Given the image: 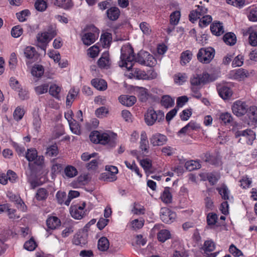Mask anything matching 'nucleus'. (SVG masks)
<instances>
[{
  "mask_svg": "<svg viewBox=\"0 0 257 257\" xmlns=\"http://www.w3.org/2000/svg\"><path fill=\"white\" fill-rule=\"evenodd\" d=\"M91 83L98 90H104L107 88V83L103 79H93L91 80Z\"/></svg>",
  "mask_w": 257,
  "mask_h": 257,
  "instance_id": "25",
  "label": "nucleus"
},
{
  "mask_svg": "<svg viewBox=\"0 0 257 257\" xmlns=\"http://www.w3.org/2000/svg\"><path fill=\"white\" fill-rule=\"evenodd\" d=\"M33 126L35 130L38 131L41 127V120L39 117L38 111H35L33 113Z\"/></svg>",
  "mask_w": 257,
  "mask_h": 257,
  "instance_id": "46",
  "label": "nucleus"
},
{
  "mask_svg": "<svg viewBox=\"0 0 257 257\" xmlns=\"http://www.w3.org/2000/svg\"><path fill=\"white\" fill-rule=\"evenodd\" d=\"M24 110L20 107H17L14 112L13 116L17 121L20 120L24 115Z\"/></svg>",
  "mask_w": 257,
  "mask_h": 257,
  "instance_id": "53",
  "label": "nucleus"
},
{
  "mask_svg": "<svg viewBox=\"0 0 257 257\" xmlns=\"http://www.w3.org/2000/svg\"><path fill=\"white\" fill-rule=\"evenodd\" d=\"M247 115L250 118L254 121H257V107L254 106L249 107L248 110L247 111Z\"/></svg>",
  "mask_w": 257,
  "mask_h": 257,
  "instance_id": "47",
  "label": "nucleus"
},
{
  "mask_svg": "<svg viewBox=\"0 0 257 257\" xmlns=\"http://www.w3.org/2000/svg\"><path fill=\"white\" fill-rule=\"evenodd\" d=\"M23 32V29L20 26H16L12 28L11 35L14 38H18L22 35Z\"/></svg>",
  "mask_w": 257,
  "mask_h": 257,
  "instance_id": "59",
  "label": "nucleus"
},
{
  "mask_svg": "<svg viewBox=\"0 0 257 257\" xmlns=\"http://www.w3.org/2000/svg\"><path fill=\"white\" fill-rule=\"evenodd\" d=\"M164 117V113L162 110L156 111L150 108L145 114V121L148 125L152 126L156 122H160L163 121Z\"/></svg>",
  "mask_w": 257,
  "mask_h": 257,
  "instance_id": "3",
  "label": "nucleus"
},
{
  "mask_svg": "<svg viewBox=\"0 0 257 257\" xmlns=\"http://www.w3.org/2000/svg\"><path fill=\"white\" fill-rule=\"evenodd\" d=\"M219 120L225 124L230 123L233 120L231 114L229 112L221 113L219 115Z\"/></svg>",
  "mask_w": 257,
  "mask_h": 257,
  "instance_id": "39",
  "label": "nucleus"
},
{
  "mask_svg": "<svg viewBox=\"0 0 257 257\" xmlns=\"http://www.w3.org/2000/svg\"><path fill=\"white\" fill-rule=\"evenodd\" d=\"M61 90V87L55 84H52L49 88V93L55 98L59 99V93Z\"/></svg>",
  "mask_w": 257,
  "mask_h": 257,
  "instance_id": "33",
  "label": "nucleus"
},
{
  "mask_svg": "<svg viewBox=\"0 0 257 257\" xmlns=\"http://www.w3.org/2000/svg\"><path fill=\"white\" fill-rule=\"evenodd\" d=\"M243 63V57L241 55L236 56L232 62V66L233 67H239Z\"/></svg>",
  "mask_w": 257,
  "mask_h": 257,
  "instance_id": "61",
  "label": "nucleus"
},
{
  "mask_svg": "<svg viewBox=\"0 0 257 257\" xmlns=\"http://www.w3.org/2000/svg\"><path fill=\"white\" fill-rule=\"evenodd\" d=\"M30 15L28 10H24L16 14L17 18L20 22H23L26 21L27 17Z\"/></svg>",
  "mask_w": 257,
  "mask_h": 257,
  "instance_id": "51",
  "label": "nucleus"
},
{
  "mask_svg": "<svg viewBox=\"0 0 257 257\" xmlns=\"http://www.w3.org/2000/svg\"><path fill=\"white\" fill-rule=\"evenodd\" d=\"M119 102L124 105L131 106L134 105L137 101L136 97L133 95H123L119 97Z\"/></svg>",
  "mask_w": 257,
  "mask_h": 257,
  "instance_id": "18",
  "label": "nucleus"
},
{
  "mask_svg": "<svg viewBox=\"0 0 257 257\" xmlns=\"http://www.w3.org/2000/svg\"><path fill=\"white\" fill-rule=\"evenodd\" d=\"M161 104L165 108L171 107L174 105V99L170 95H163L161 100Z\"/></svg>",
  "mask_w": 257,
  "mask_h": 257,
  "instance_id": "29",
  "label": "nucleus"
},
{
  "mask_svg": "<svg viewBox=\"0 0 257 257\" xmlns=\"http://www.w3.org/2000/svg\"><path fill=\"white\" fill-rule=\"evenodd\" d=\"M215 247V244L212 240H206L204 242L202 249L204 250V256L206 257H216L219 251L210 253L213 251Z\"/></svg>",
  "mask_w": 257,
  "mask_h": 257,
  "instance_id": "10",
  "label": "nucleus"
},
{
  "mask_svg": "<svg viewBox=\"0 0 257 257\" xmlns=\"http://www.w3.org/2000/svg\"><path fill=\"white\" fill-rule=\"evenodd\" d=\"M111 40V34L107 33L102 34L101 36V41L104 48L109 46Z\"/></svg>",
  "mask_w": 257,
  "mask_h": 257,
  "instance_id": "41",
  "label": "nucleus"
},
{
  "mask_svg": "<svg viewBox=\"0 0 257 257\" xmlns=\"http://www.w3.org/2000/svg\"><path fill=\"white\" fill-rule=\"evenodd\" d=\"M229 251L230 253L233 254L235 257H239L242 255V252L240 250L238 249L234 244H232L230 245Z\"/></svg>",
  "mask_w": 257,
  "mask_h": 257,
  "instance_id": "62",
  "label": "nucleus"
},
{
  "mask_svg": "<svg viewBox=\"0 0 257 257\" xmlns=\"http://www.w3.org/2000/svg\"><path fill=\"white\" fill-rule=\"evenodd\" d=\"M85 205V203L83 202L82 206L78 205L71 206L70 209L71 216L76 219H81L84 215V208Z\"/></svg>",
  "mask_w": 257,
  "mask_h": 257,
  "instance_id": "11",
  "label": "nucleus"
},
{
  "mask_svg": "<svg viewBox=\"0 0 257 257\" xmlns=\"http://www.w3.org/2000/svg\"><path fill=\"white\" fill-rule=\"evenodd\" d=\"M90 141L95 144L102 145L109 144L113 147L115 145L116 135L113 133H102L98 131H93L89 136Z\"/></svg>",
  "mask_w": 257,
  "mask_h": 257,
  "instance_id": "2",
  "label": "nucleus"
},
{
  "mask_svg": "<svg viewBox=\"0 0 257 257\" xmlns=\"http://www.w3.org/2000/svg\"><path fill=\"white\" fill-rule=\"evenodd\" d=\"M249 109V106L245 101L240 100L233 103L231 106L232 112L237 116H241L246 114Z\"/></svg>",
  "mask_w": 257,
  "mask_h": 257,
  "instance_id": "6",
  "label": "nucleus"
},
{
  "mask_svg": "<svg viewBox=\"0 0 257 257\" xmlns=\"http://www.w3.org/2000/svg\"><path fill=\"white\" fill-rule=\"evenodd\" d=\"M248 41L250 45L252 46H257V32H252L250 33Z\"/></svg>",
  "mask_w": 257,
  "mask_h": 257,
  "instance_id": "63",
  "label": "nucleus"
},
{
  "mask_svg": "<svg viewBox=\"0 0 257 257\" xmlns=\"http://www.w3.org/2000/svg\"><path fill=\"white\" fill-rule=\"evenodd\" d=\"M106 14L109 20L114 21L119 17L120 12L117 7H111L107 9Z\"/></svg>",
  "mask_w": 257,
  "mask_h": 257,
  "instance_id": "16",
  "label": "nucleus"
},
{
  "mask_svg": "<svg viewBox=\"0 0 257 257\" xmlns=\"http://www.w3.org/2000/svg\"><path fill=\"white\" fill-rule=\"evenodd\" d=\"M249 75V72L247 70L244 69L239 68L235 71L234 77L235 79L241 80L248 77Z\"/></svg>",
  "mask_w": 257,
  "mask_h": 257,
  "instance_id": "32",
  "label": "nucleus"
},
{
  "mask_svg": "<svg viewBox=\"0 0 257 257\" xmlns=\"http://www.w3.org/2000/svg\"><path fill=\"white\" fill-rule=\"evenodd\" d=\"M217 90L219 96L224 100L229 98L232 94L231 89L226 86L218 87Z\"/></svg>",
  "mask_w": 257,
  "mask_h": 257,
  "instance_id": "20",
  "label": "nucleus"
},
{
  "mask_svg": "<svg viewBox=\"0 0 257 257\" xmlns=\"http://www.w3.org/2000/svg\"><path fill=\"white\" fill-rule=\"evenodd\" d=\"M247 17L249 21L257 22V8L251 9Z\"/></svg>",
  "mask_w": 257,
  "mask_h": 257,
  "instance_id": "64",
  "label": "nucleus"
},
{
  "mask_svg": "<svg viewBox=\"0 0 257 257\" xmlns=\"http://www.w3.org/2000/svg\"><path fill=\"white\" fill-rule=\"evenodd\" d=\"M185 166L188 170L191 171L200 168L201 165L199 161L191 160L186 162Z\"/></svg>",
  "mask_w": 257,
  "mask_h": 257,
  "instance_id": "34",
  "label": "nucleus"
},
{
  "mask_svg": "<svg viewBox=\"0 0 257 257\" xmlns=\"http://www.w3.org/2000/svg\"><path fill=\"white\" fill-rule=\"evenodd\" d=\"M170 232L167 229H162L157 234V238L159 241L164 242L166 240L171 238Z\"/></svg>",
  "mask_w": 257,
  "mask_h": 257,
  "instance_id": "31",
  "label": "nucleus"
},
{
  "mask_svg": "<svg viewBox=\"0 0 257 257\" xmlns=\"http://www.w3.org/2000/svg\"><path fill=\"white\" fill-rule=\"evenodd\" d=\"M160 218L165 223L170 224L175 219L176 213L167 207H163L160 210Z\"/></svg>",
  "mask_w": 257,
  "mask_h": 257,
  "instance_id": "9",
  "label": "nucleus"
},
{
  "mask_svg": "<svg viewBox=\"0 0 257 257\" xmlns=\"http://www.w3.org/2000/svg\"><path fill=\"white\" fill-rule=\"evenodd\" d=\"M87 29L91 32H87L84 34L82 36L81 40L84 45L89 46L94 43L98 38L99 30L93 25L88 26Z\"/></svg>",
  "mask_w": 257,
  "mask_h": 257,
  "instance_id": "4",
  "label": "nucleus"
},
{
  "mask_svg": "<svg viewBox=\"0 0 257 257\" xmlns=\"http://www.w3.org/2000/svg\"><path fill=\"white\" fill-rule=\"evenodd\" d=\"M78 92V90H75L74 88L71 89L70 90L66 98V102L67 105H70L71 104L72 101L74 100V98L77 95Z\"/></svg>",
  "mask_w": 257,
  "mask_h": 257,
  "instance_id": "48",
  "label": "nucleus"
},
{
  "mask_svg": "<svg viewBox=\"0 0 257 257\" xmlns=\"http://www.w3.org/2000/svg\"><path fill=\"white\" fill-rule=\"evenodd\" d=\"M161 198L162 201L166 204L170 203L172 202V196L170 192V187H167L164 188L161 194Z\"/></svg>",
  "mask_w": 257,
  "mask_h": 257,
  "instance_id": "27",
  "label": "nucleus"
},
{
  "mask_svg": "<svg viewBox=\"0 0 257 257\" xmlns=\"http://www.w3.org/2000/svg\"><path fill=\"white\" fill-rule=\"evenodd\" d=\"M223 41L226 44L233 46L236 43V37L235 35L232 32L226 33L223 37Z\"/></svg>",
  "mask_w": 257,
  "mask_h": 257,
  "instance_id": "26",
  "label": "nucleus"
},
{
  "mask_svg": "<svg viewBox=\"0 0 257 257\" xmlns=\"http://www.w3.org/2000/svg\"><path fill=\"white\" fill-rule=\"evenodd\" d=\"M192 53L189 50H186L182 53L181 55V63L185 65L192 59Z\"/></svg>",
  "mask_w": 257,
  "mask_h": 257,
  "instance_id": "37",
  "label": "nucleus"
},
{
  "mask_svg": "<svg viewBox=\"0 0 257 257\" xmlns=\"http://www.w3.org/2000/svg\"><path fill=\"white\" fill-rule=\"evenodd\" d=\"M44 68L42 65H35L32 69V74L37 77H40L44 74Z\"/></svg>",
  "mask_w": 257,
  "mask_h": 257,
  "instance_id": "40",
  "label": "nucleus"
},
{
  "mask_svg": "<svg viewBox=\"0 0 257 257\" xmlns=\"http://www.w3.org/2000/svg\"><path fill=\"white\" fill-rule=\"evenodd\" d=\"M140 28L144 34L149 35L151 32V29L149 24L146 22H143L140 23Z\"/></svg>",
  "mask_w": 257,
  "mask_h": 257,
  "instance_id": "60",
  "label": "nucleus"
},
{
  "mask_svg": "<svg viewBox=\"0 0 257 257\" xmlns=\"http://www.w3.org/2000/svg\"><path fill=\"white\" fill-rule=\"evenodd\" d=\"M180 16L179 11H176L173 12L170 15V24L173 25H177L180 20Z\"/></svg>",
  "mask_w": 257,
  "mask_h": 257,
  "instance_id": "44",
  "label": "nucleus"
},
{
  "mask_svg": "<svg viewBox=\"0 0 257 257\" xmlns=\"http://www.w3.org/2000/svg\"><path fill=\"white\" fill-rule=\"evenodd\" d=\"M124 163L128 168L134 171L140 177H142V175L140 172L139 169L134 161L132 164L130 163L127 161H125Z\"/></svg>",
  "mask_w": 257,
  "mask_h": 257,
  "instance_id": "58",
  "label": "nucleus"
},
{
  "mask_svg": "<svg viewBox=\"0 0 257 257\" xmlns=\"http://www.w3.org/2000/svg\"><path fill=\"white\" fill-rule=\"evenodd\" d=\"M132 72L130 74L133 77L136 78L138 79H150L155 78L157 76L156 73H154L152 77H150L148 74H147L144 71L139 69L138 68H132Z\"/></svg>",
  "mask_w": 257,
  "mask_h": 257,
  "instance_id": "12",
  "label": "nucleus"
},
{
  "mask_svg": "<svg viewBox=\"0 0 257 257\" xmlns=\"http://www.w3.org/2000/svg\"><path fill=\"white\" fill-rule=\"evenodd\" d=\"M97 64L100 68L107 69L110 65L109 53L108 52L103 53L97 61Z\"/></svg>",
  "mask_w": 257,
  "mask_h": 257,
  "instance_id": "17",
  "label": "nucleus"
},
{
  "mask_svg": "<svg viewBox=\"0 0 257 257\" xmlns=\"http://www.w3.org/2000/svg\"><path fill=\"white\" fill-rule=\"evenodd\" d=\"M46 224L49 229L54 230L61 225V221L56 216H51L47 219Z\"/></svg>",
  "mask_w": 257,
  "mask_h": 257,
  "instance_id": "19",
  "label": "nucleus"
},
{
  "mask_svg": "<svg viewBox=\"0 0 257 257\" xmlns=\"http://www.w3.org/2000/svg\"><path fill=\"white\" fill-rule=\"evenodd\" d=\"M187 79V76L185 73H178L174 75L175 83L179 85H181L186 81Z\"/></svg>",
  "mask_w": 257,
  "mask_h": 257,
  "instance_id": "38",
  "label": "nucleus"
},
{
  "mask_svg": "<svg viewBox=\"0 0 257 257\" xmlns=\"http://www.w3.org/2000/svg\"><path fill=\"white\" fill-rule=\"evenodd\" d=\"M214 55L215 50L213 48H202L199 49L197 57L199 62L204 64H208L213 59Z\"/></svg>",
  "mask_w": 257,
  "mask_h": 257,
  "instance_id": "5",
  "label": "nucleus"
},
{
  "mask_svg": "<svg viewBox=\"0 0 257 257\" xmlns=\"http://www.w3.org/2000/svg\"><path fill=\"white\" fill-rule=\"evenodd\" d=\"M154 57L149 52L145 51H140L135 57L133 49L131 47L121 49V54L119 66L125 67L128 70L132 68L135 62L141 65L151 66L153 65Z\"/></svg>",
  "mask_w": 257,
  "mask_h": 257,
  "instance_id": "1",
  "label": "nucleus"
},
{
  "mask_svg": "<svg viewBox=\"0 0 257 257\" xmlns=\"http://www.w3.org/2000/svg\"><path fill=\"white\" fill-rule=\"evenodd\" d=\"M25 157L29 162L34 161V164L37 166H41L44 163V157L38 156L37 151L35 149H28Z\"/></svg>",
  "mask_w": 257,
  "mask_h": 257,
  "instance_id": "8",
  "label": "nucleus"
},
{
  "mask_svg": "<svg viewBox=\"0 0 257 257\" xmlns=\"http://www.w3.org/2000/svg\"><path fill=\"white\" fill-rule=\"evenodd\" d=\"M48 89L49 85L45 83L35 87V91L37 94L40 95L47 92Z\"/></svg>",
  "mask_w": 257,
  "mask_h": 257,
  "instance_id": "52",
  "label": "nucleus"
},
{
  "mask_svg": "<svg viewBox=\"0 0 257 257\" xmlns=\"http://www.w3.org/2000/svg\"><path fill=\"white\" fill-rule=\"evenodd\" d=\"M58 153V147L56 144L51 145L47 148L46 154L49 157L56 156Z\"/></svg>",
  "mask_w": 257,
  "mask_h": 257,
  "instance_id": "50",
  "label": "nucleus"
},
{
  "mask_svg": "<svg viewBox=\"0 0 257 257\" xmlns=\"http://www.w3.org/2000/svg\"><path fill=\"white\" fill-rule=\"evenodd\" d=\"M71 132L75 135H79L81 134L80 126L75 120L69 123Z\"/></svg>",
  "mask_w": 257,
  "mask_h": 257,
  "instance_id": "45",
  "label": "nucleus"
},
{
  "mask_svg": "<svg viewBox=\"0 0 257 257\" xmlns=\"http://www.w3.org/2000/svg\"><path fill=\"white\" fill-rule=\"evenodd\" d=\"M24 54L25 57L32 62L37 60L38 57V53L36 51L35 48L32 46L27 47L24 50Z\"/></svg>",
  "mask_w": 257,
  "mask_h": 257,
  "instance_id": "15",
  "label": "nucleus"
},
{
  "mask_svg": "<svg viewBox=\"0 0 257 257\" xmlns=\"http://www.w3.org/2000/svg\"><path fill=\"white\" fill-rule=\"evenodd\" d=\"M35 9L40 12H43L47 8V3L44 0H37L35 3Z\"/></svg>",
  "mask_w": 257,
  "mask_h": 257,
  "instance_id": "49",
  "label": "nucleus"
},
{
  "mask_svg": "<svg viewBox=\"0 0 257 257\" xmlns=\"http://www.w3.org/2000/svg\"><path fill=\"white\" fill-rule=\"evenodd\" d=\"M212 17L210 15L203 16L199 21V25L201 27H205L212 21Z\"/></svg>",
  "mask_w": 257,
  "mask_h": 257,
  "instance_id": "55",
  "label": "nucleus"
},
{
  "mask_svg": "<svg viewBox=\"0 0 257 257\" xmlns=\"http://www.w3.org/2000/svg\"><path fill=\"white\" fill-rule=\"evenodd\" d=\"M210 30L213 34L216 36H220L224 33L222 24L220 22L212 24L210 26Z\"/></svg>",
  "mask_w": 257,
  "mask_h": 257,
  "instance_id": "24",
  "label": "nucleus"
},
{
  "mask_svg": "<svg viewBox=\"0 0 257 257\" xmlns=\"http://www.w3.org/2000/svg\"><path fill=\"white\" fill-rule=\"evenodd\" d=\"M140 148L142 151L147 152L149 149V141L146 133L142 131L141 134Z\"/></svg>",
  "mask_w": 257,
  "mask_h": 257,
  "instance_id": "23",
  "label": "nucleus"
},
{
  "mask_svg": "<svg viewBox=\"0 0 257 257\" xmlns=\"http://www.w3.org/2000/svg\"><path fill=\"white\" fill-rule=\"evenodd\" d=\"M36 246V243L33 238H31L29 240L26 241L24 245V248L29 251L34 250Z\"/></svg>",
  "mask_w": 257,
  "mask_h": 257,
  "instance_id": "54",
  "label": "nucleus"
},
{
  "mask_svg": "<svg viewBox=\"0 0 257 257\" xmlns=\"http://www.w3.org/2000/svg\"><path fill=\"white\" fill-rule=\"evenodd\" d=\"M100 179L104 181L113 182L116 180L117 177L110 172H106L101 174Z\"/></svg>",
  "mask_w": 257,
  "mask_h": 257,
  "instance_id": "43",
  "label": "nucleus"
},
{
  "mask_svg": "<svg viewBox=\"0 0 257 257\" xmlns=\"http://www.w3.org/2000/svg\"><path fill=\"white\" fill-rule=\"evenodd\" d=\"M48 196V191L43 188H39L37 190L36 198L39 201L46 200Z\"/></svg>",
  "mask_w": 257,
  "mask_h": 257,
  "instance_id": "35",
  "label": "nucleus"
},
{
  "mask_svg": "<svg viewBox=\"0 0 257 257\" xmlns=\"http://www.w3.org/2000/svg\"><path fill=\"white\" fill-rule=\"evenodd\" d=\"M79 192L77 191H70L68 193L67 198L65 201L64 204H65L67 206H68L70 204L71 200L74 198L79 196Z\"/></svg>",
  "mask_w": 257,
  "mask_h": 257,
  "instance_id": "57",
  "label": "nucleus"
},
{
  "mask_svg": "<svg viewBox=\"0 0 257 257\" xmlns=\"http://www.w3.org/2000/svg\"><path fill=\"white\" fill-rule=\"evenodd\" d=\"M210 78V75L207 73H203L202 74L194 75L190 79V82L193 87H200L207 82L212 81Z\"/></svg>",
  "mask_w": 257,
  "mask_h": 257,
  "instance_id": "7",
  "label": "nucleus"
},
{
  "mask_svg": "<svg viewBox=\"0 0 257 257\" xmlns=\"http://www.w3.org/2000/svg\"><path fill=\"white\" fill-rule=\"evenodd\" d=\"M66 176L69 178H72L77 175L78 172L77 169L73 166H68L64 170Z\"/></svg>",
  "mask_w": 257,
  "mask_h": 257,
  "instance_id": "42",
  "label": "nucleus"
},
{
  "mask_svg": "<svg viewBox=\"0 0 257 257\" xmlns=\"http://www.w3.org/2000/svg\"><path fill=\"white\" fill-rule=\"evenodd\" d=\"M37 40L38 42L41 43H48L51 40H50L48 34L46 33V32L38 34L37 35Z\"/></svg>",
  "mask_w": 257,
  "mask_h": 257,
  "instance_id": "56",
  "label": "nucleus"
},
{
  "mask_svg": "<svg viewBox=\"0 0 257 257\" xmlns=\"http://www.w3.org/2000/svg\"><path fill=\"white\" fill-rule=\"evenodd\" d=\"M151 144L153 146H159L164 145L167 142V137L160 133L153 135L150 139Z\"/></svg>",
  "mask_w": 257,
  "mask_h": 257,
  "instance_id": "13",
  "label": "nucleus"
},
{
  "mask_svg": "<svg viewBox=\"0 0 257 257\" xmlns=\"http://www.w3.org/2000/svg\"><path fill=\"white\" fill-rule=\"evenodd\" d=\"M217 190L223 199L226 200L229 199V191L226 185H223L220 187L217 188Z\"/></svg>",
  "mask_w": 257,
  "mask_h": 257,
  "instance_id": "36",
  "label": "nucleus"
},
{
  "mask_svg": "<svg viewBox=\"0 0 257 257\" xmlns=\"http://www.w3.org/2000/svg\"><path fill=\"white\" fill-rule=\"evenodd\" d=\"M109 246V242L106 237H101L97 243L98 249L101 251H106Z\"/></svg>",
  "mask_w": 257,
  "mask_h": 257,
  "instance_id": "28",
  "label": "nucleus"
},
{
  "mask_svg": "<svg viewBox=\"0 0 257 257\" xmlns=\"http://www.w3.org/2000/svg\"><path fill=\"white\" fill-rule=\"evenodd\" d=\"M203 159L205 162L215 166H219L221 165V161L218 157L210 155L208 153L205 155Z\"/></svg>",
  "mask_w": 257,
  "mask_h": 257,
  "instance_id": "21",
  "label": "nucleus"
},
{
  "mask_svg": "<svg viewBox=\"0 0 257 257\" xmlns=\"http://www.w3.org/2000/svg\"><path fill=\"white\" fill-rule=\"evenodd\" d=\"M7 197L11 201L16 202L18 204L17 207L22 211H25L26 210V206L22 200L19 196L11 192H8Z\"/></svg>",
  "mask_w": 257,
  "mask_h": 257,
  "instance_id": "14",
  "label": "nucleus"
},
{
  "mask_svg": "<svg viewBox=\"0 0 257 257\" xmlns=\"http://www.w3.org/2000/svg\"><path fill=\"white\" fill-rule=\"evenodd\" d=\"M87 242V237L85 235H82L80 233L74 236L73 243L76 245L82 246L86 244Z\"/></svg>",
  "mask_w": 257,
  "mask_h": 257,
  "instance_id": "22",
  "label": "nucleus"
},
{
  "mask_svg": "<svg viewBox=\"0 0 257 257\" xmlns=\"http://www.w3.org/2000/svg\"><path fill=\"white\" fill-rule=\"evenodd\" d=\"M218 220L217 215L213 212H210L207 214L206 216L207 224L210 228L214 226Z\"/></svg>",
  "mask_w": 257,
  "mask_h": 257,
  "instance_id": "30",
  "label": "nucleus"
}]
</instances>
